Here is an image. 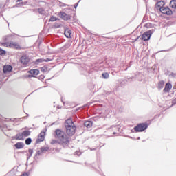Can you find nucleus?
Listing matches in <instances>:
<instances>
[{"mask_svg":"<svg viewBox=\"0 0 176 176\" xmlns=\"http://www.w3.org/2000/svg\"><path fill=\"white\" fill-rule=\"evenodd\" d=\"M55 138L58 140V144L63 146H68L69 144V138L65 135V133L60 129L55 131Z\"/></svg>","mask_w":176,"mask_h":176,"instance_id":"1","label":"nucleus"},{"mask_svg":"<svg viewBox=\"0 0 176 176\" xmlns=\"http://www.w3.org/2000/svg\"><path fill=\"white\" fill-rule=\"evenodd\" d=\"M65 127L66 129V133L69 137H72V135L75 134L76 126H75V124H74L72 119L69 118L65 121Z\"/></svg>","mask_w":176,"mask_h":176,"instance_id":"2","label":"nucleus"},{"mask_svg":"<svg viewBox=\"0 0 176 176\" xmlns=\"http://www.w3.org/2000/svg\"><path fill=\"white\" fill-rule=\"evenodd\" d=\"M2 45L5 47H11L12 49H17V50L21 49L20 44L14 41H11L10 43H2Z\"/></svg>","mask_w":176,"mask_h":176,"instance_id":"3","label":"nucleus"},{"mask_svg":"<svg viewBox=\"0 0 176 176\" xmlns=\"http://www.w3.org/2000/svg\"><path fill=\"white\" fill-rule=\"evenodd\" d=\"M30 135H31V131H24L21 133H18L16 135V140H23L26 137H30Z\"/></svg>","mask_w":176,"mask_h":176,"instance_id":"4","label":"nucleus"},{"mask_svg":"<svg viewBox=\"0 0 176 176\" xmlns=\"http://www.w3.org/2000/svg\"><path fill=\"white\" fill-rule=\"evenodd\" d=\"M153 30H151L144 32L142 36V41H149V39H151V36H152V34H153Z\"/></svg>","mask_w":176,"mask_h":176,"instance_id":"5","label":"nucleus"},{"mask_svg":"<svg viewBox=\"0 0 176 176\" xmlns=\"http://www.w3.org/2000/svg\"><path fill=\"white\" fill-rule=\"evenodd\" d=\"M148 129V124H140L138 126H135L134 130L137 133L144 131Z\"/></svg>","mask_w":176,"mask_h":176,"instance_id":"6","label":"nucleus"},{"mask_svg":"<svg viewBox=\"0 0 176 176\" xmlns=\"http://www.w3.org/2000/svg\"><path fill=\"white\" fill-rule=\"evenodd\" d=\"M160 12L163 14H167V16H170V14H173V11L168 7H164L160 8Z\"/></svg>","mask_w":176,"mask_h":176,"instance_id":"7","label":"nucleus"},{"mask_svg":"<svg viewBox=\"0 0 176 176\" xmlns=\"http://www.w3.org/2000/svg\"><path fill=\"white\" fill-rule=\"evenodd\" d=\"M21 63L22 65H24V67H25L26 65H28L30 63V58L27 56V55H23L21 57Z\"/></svg>","mask_w":176,"mask_h":176,"instance_id":"8","label":"nucleus"},{"mask_svg":"<svg viewBox=\"0 0 176 176\" xmlns=\"http://www.w3.org/2000/svg\"><path fill=\"white\" fill-rule=\"evenodd\" d=\"M45 135H46V129L41 131V133L38 135V138L36 140V142H42V141H44Z\"/></svg>","mask_w":176,"mask_h":176,"instance_id":"9","label":"nucleus"},{"mask_svg":"<svg viewBox=\"0 0 176 176\" xmlns=\"http://www.w3.org/2000/svg\"><path fill=\"white\" fill-rule=\"evenodd\" d=\"M59 16H60L63 20H69L71 19V16L65 12H60Z\"/></svg>","mask_w":176,"mask_h":176,"instance_id":"10","label":"nucleus"},{"mask_svg":"<svg viewBox=\"0 0 176 176\" xmlns=\"http://www.w3.org/2000/svg\"><path fill=\"white\" fill-rule=\"evenodd\" d=\"M12 69H13V67H12V66H10V65H6L3 68V71L4 74H8V72H10V71H12Z\"/></svg>","mask_w":176,"mask_h":176,"instance_id":"11","label":"nucleus"},{"mask_svg":"<svg viewBox=\"0 0 176 176\" xmlns=\"http://www.w3.org/2000/svg\"><path fill=\"white\" fill-rule=\"evenodd\" d=\"M172 88H173V85H171L170 84V82H168L165 85V88L164 89V91L165 93H168V91H170L171 90Z\"/></svg>","mask_w":176,"mask_h":176,"instance_id":"12","label":"nucleus"},{"mask_svg":"<svg viewBox=\"0 0 176 176\" xmlns=\"http://www.w3.org/2000/svg\"><path fill=\"white\" fill-rule=\"evenodd\" d=\"M164 1H158L156 4V8L159 10H160L161 8H164Z\"/></svg>","mask_w":176,"mask_h":176,"instance_id":"13","label":"nucleus"},{"mask_svg":"<svg viewBox=\"0 0 176 176\" xmlns=\"http://www.w3.org/2000/svg\"><path fill=\"white\" fill-rule=\"evenodd\" d=\"M29 74H31L32 76H35L36 75H39V70L38 69H31L29 71Z\"/></svg>","mask_w":176,"mask_h":176,"instance_id":"14","label":"nucleus"},{"mask_svg":"<svg viewBox=\"0 0 176 176\" xmlns=\"http://www.w3.org/2000/svg\"><path fill=\"white\" fill-rule=\"evenodd\" d=\"M14 146L15 148H16V149H23V148H24V143L17 142L16 144H15Z\"/></svg>","mask_w":176,"mask_h":176,"instance_id":"15","label":"nucleus"},{"mask_svg":"<svg viewBox=\"0 0 176 176\" xmlns=\"http://www.w3.org/2000/svg\"><path fill=\"white\" fill-rule=\"evenodd\" d=\"M71 34H72V32L69 29H65V36L66 38H71Z\"/></svg>","mask_w":176,"mask_h":176,"instance_id":"16","label":"nucleus"},{"mask_svg":"<svg viewBox=\"0 0 176 176\" xmlns=\"http://www.w3.org/2000/svg\"><path fill=\"white\" fill-rule=\"evenodd\" d=\"M84 125L85 127H87V129H90L91 127V126H93V122L91 121H86L84 123Z\"/></svg>","mask_w":176,"mask_h":176,"instance_id":"17","label":"nucleus"},{"mask_svg":"<svg viewBox=\"0 0 176 176\" xmlns=\"http://www.w3.org/2000/svg\"><path fill=\"white\" fill-rule=\"evenodd\" d=\"M170 6L173 8V9H176V0H172L170 2Z\"/></svg>","mask_w":176,"mask_h":176,"instance_id":"18","label":"nucleus"},{"mask_svg":"<svg viewBox=\"0 0 176 176\" xmlns=\"http://www.w3.org/2000/svg\"><path fill=\"white\" fill-rule=\"evenodd\" d=\"M43 61H45L46 63H47V61H50V60H49V58H47V59H43V58L37 59L36 60V64H38L39 63H43Z\"/></svg>","mask_w":176,"mask_h":176,"instance_id":"19","label":"nucleus"},{"mask_svg":"<svg viewBox=\"0 0 176 176\" xmlns=\"http://www.w3.org/2000/svg\"><path fill=\"white\" fill-rule=\"evenodd\" d=\"M164 87V81H160L158 83V89L159 90H162V89Z\"/></svg>","mask_w":176,"mask_h":176,"instance_id":"20","label":"nucleus"},{"mask_svg":"<svg viewBox=\"0 0 176 176\" xmlns=\"http://www.w3.org/2000/svg\"><path fill=\"white\" fill-rule=\"evenodd\" d=\"M102 78H104V79H108V78H109V74L108 73H103L102 74Z\"/></svg>","mask_w":176,"mask_h":176,"instance_id":"21","label":"nucleus"},{"mask_svg":"<svg viewBox=\"0 0 176 176\" xmlns=\"http://www.w3.org/2000/svg\"><path fill=\"white\" fill-rule=\"evenodd\" d=\"M31 142H32V140L31 138H29L25 140L26 145H30Z\"/></svg>","mask_w":176,"mask_h":176,"instance_id":"22","label":"nucleus"},{"mask_svg":"<svg viewBox=\"0 0 176 176\" xmlns=\"http://www.w3.org/2000/svg\"><path fill=\"white\" fill-rule=\"evenodd\" d=\"M38 12L40 14H45V10L43 8H39Z\"/></svg>","mask_w":176,"mask_h":176,"instance_id":"23","label":"nucleus"},{"mask_svg":"<svg viewBox=\"0 0 176 176\" xmlns=\"http://www.w3.org/2000/svg\"><path fill=\"white\" fill-rule=\"evenodd\" d=\"M152 23H148L144 25V27H146V28H152Z\"/></svg>","mask_w":176,"mask_h":176,"instance_id":"24","label":"nucleus"},{"mask_svg":"<svg viewBox=\"0 0 176 176\" xmlns=\"http://www.w3.org/2000/svg\"><path fill=\"white\" fill-rule=\"evenodd\" d=\"M51 144H52V145H54V144H58V140H52V141H51Z\"/></svg>","mask_w":176,"mask_h":176,"instance_id":"25","label":"nucleus"},{"mask_svg":"<svg viewBox=\"0 0 176 176\" xmlns=\"http://www.w3.org/2000/svg\"><path fill=\"white\" fill-rule=\"evenodd\" d=\"M56 20H57V18H56L55 16H52L50 19V21H56Z\"/></svg>","mask_w":176,"mask_h":176,"instance_id":"26","label":"nucleus"},{"mask_svg":"<svg viewBox=\"0 0 176 176\" xmlns=\"http://www.w3.org/2000/svg\"><path fill=\"white\" fill-rule=\"evenodd\" d=\"M6 53L5 50L0 48V56H2V54H5Z\"/></svg>","mask_w":176,"mask_h":176,"instance_id":"27","label":"nucleus"},{"mask_svg":"<svg viewBox=\"0 0 176 176\" xmlns=\"http://www.w3.org/2000/svg\"><path fill=\"white\" fill-rule=\"evenodd\" d=\"M41 71H42V72H46V71H47V69L46 67H41Z\"/></svg>","mask_w":176,"mask_h":176,"instance_id":"28","label":"nucleus"},{"mask_svg":"<svg viewBox=\"0 0 176 176\" xmlns=\"http://www.w3.org/2000/svg\"><path fill=\"white\" fill-rule=\"evenodd\" d=\"M28 152L30 155V156H32V153H34V151L32 149H29Z\"/></svg>","mask_w":176,"mask_h":176,"instance_id":"29","label":"nucleus"},{"mask_svg":"<svg viewBox=\"0 0 176 176\" xmlns=\"http://www.w3.org/2000/svg\"><path fill=\"white\" fill-rule=\"evenodd\" d=\"M9 176H16V175L13 174V173H9L8 175Z\"/></svg>","mask_w":176,"mask_h":176,"instance_id":"30","label":"nucleus"},{"mask_svg":"<svg viewBox=\"0 0 176 176\" xmlns=\"http://www.w3.org/2000/svg\"><path fill=\"white\" fill-rule=\"evenodd\" d=\"M21 176H28V174H27V173H23Z\"/></svg>","mask_w":176,"mask_h":176,"instance_id":"31","label":"nucleus"},{"mask_svg":"<svg viewBox=\"0 0 176 176\" xmlns=\"http://www.w3.org/2000/svg\"><path fill=\"white\" fill-rule=\"evenodd\" d=\"M23 0H17V2H21Z\"/></svg>","mask_w":176,"mask_h":176,"instance_id":"32","label":"nucleus"}]
</instances>
